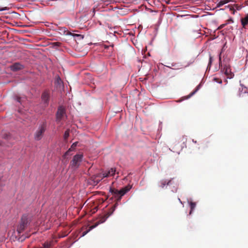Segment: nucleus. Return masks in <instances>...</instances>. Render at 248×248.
<instances>
[{
  "label": "nucleus",
  "instance_id": "1",
  "mask_svg": "<svg viewBox=\"0 0 248 248\" xmlns=\"http://www.w3.org/2000/svg\"><path fill=\"white\" fill-rule=\"evenodd\" d=\"M213 64H216L215 69L213 70L214 72L217 71L220 68L221 72L226 75L227 78L232 79L233 78L234 74L232 71L230 66L228 63H223H223H218V65H217V63H208L206 70H210Z\"/></svg>",
  "mask_w": 248,
  "mask_h": 248
},
{
  "label": "nucleus",
  "instance_id": "2",
  "mask_svg": "<svg viewBox=\"0 0 248 248\" xmlns=\"http://www.w3.org/2000/svg\"><path fill=\"white\" fill-rule=\"evenodd\" d=\"M46 122H44L42 124L39 125L38 129L34 134V139L36 140H39L42 139L43 134L46 131Z\"/></svg>",
  "mask_w": 248,
  "mask_h": 248
},
{
  "label": "nucleus",
  "instance_id": "3",
  "mask_svg": "<svg viewBox=\"0 0 248 248\" xmlns=\"http://www.w3.org/2000/svg\"><path fill=\"white\" fill-rule=\"evenodd\" d=\"M29 224V221L27 216L24 215L21 218V223L17 228V232L20 234L25 230Z\"/></svg>",
  "mask_w": 248,
  "mask_h": 248
},
{
  "label": "nucleus",
  "instance_id": "4",
  "mask_svg": "<svg viewBox=\"0 0 248 248\" xmlns=\"http://www.w3.org/2000/svg\"><path fill=\"white\" fill-rule=\"evenodd\" d=\"M83 155L81 154H77L75 155L71 162V166L74 169H77L80 165V162L82 161Z\"/></svg>",
  "mask_w": 248,
  "mask_h": 248
},
{
  "label": "nucleus",
  "instance_id": "5",
  "mask_svg": "<svg viewBox=\"0 0 248 248\" xmlns=\"http://www.w3.org/2000/svg\"><path fill=\"white\" fill-rule=\"evenodd\" d=\"M65 114L64 108L62 107L58 108L57 112V121L60 122Z\"/></svg>",
  "mask_w": 248,
  "mask_h": 248
},
{
  "label": "nucleus",
  "instance_id": "6",
  "mask_svg": "<svg viewBox=\"0 0 248 248\" xmlns=\"http://www.w3.org/2000/svg\"><path fill=\"white\" fill-rule=\"evenodd\" d=\"M167 65H164L162 63H159V65L158 66L159 68L161 67H165L172 69H178L179 68L176 66L177 63H167Z\"/></svg>",
  "mask_w": 248,
  "mask_h": 248
},
{
  "label": "nucleus",
  "instance_id": "7",
  "mask_svg": "<svg viewBox=\"0 0 248 248\" xmlns=\"http://www.w3.org/2000/svg\"><path fill=\"white\" fill-rule=\"evenodd\" d=\"M116 172V169L114 168H111L109 169L108 171L104 172L103 173V178L108 177L110 176H113Z\"/></svg>",
  "mask_w": 248,
  "mask_h": 248
},
{
  "label": "nucleus",
  "instance_id": "8",
  "mask_svg": "<svg viewBox=\"0 0 248 248\" xmlns=\"http://www.w3.org/2000/svg\"><path fill=\"white\" fill-rule=\"evenodd\" d=\"M10 67L13 71H17L22 69L24 67V66L22 65L21 63H14Z\"/></svg>",
  "mask_w": 248,
  "mask_h": 248
},
{
  "label": "nucleus",
  "instance_id": "9",
  "mask_svg": "<svg viewBox=\"0 0 248 248\" xmlns=\"http://www.w3.org/2000/svg\"><path fill=\"white\" fill-rule=\"evenodd\" d=\"M187 202L189 205V206L190 208V212L189 213V215H191L195 210V208L196 206V203L195 202H192L190 199H187Z\"/></svg>",
  "mask_w": 248,
  "mask_h": 248
},
{
  "label": "nucleus",
  "instance_id": "10",
  "mask_svg": "<svg viewBox=\"0 0 248 248\" xmlns=\"http://www.w3.org/2000/svg\"><path fill=\"white\" fill-rule=\"evenodd\" d=\"M171 185V180H162L159 183V186L162 188H164L165 186H170Z\"/></svg>",
  "mask_w": 248,
  "mask_h": 248
},
{
  "label": "nucleus",
  "instance_id": "11",
  "mask_svg": "<svg viewBox=\"0 0 248 248\" xmlns=\"http://www.w3.org/2000/svg\"><path fill=\"white\" fill-rule=\"evenodd\" d=\"M239 95L240 97H248V89L245 87L242 89V91L240 90Z\"/></svg>",
  "mask_w": 248,
  "mask_h": 248
},
{
  "label": "nucleus",
  "instance_id": "12",
  "mask_svg": "<svg viewBox=\"0 0 248 248\" xmlns=\"http://www.w3.org/2000/svg\"><path fill=\"white\" fill-rule=\"evenodd\" d=\"M202 84H199L195 88V89L191 92L188 96L185 97L186 99H187L192 96L194 94H195L201 88Z\"/></svg>",
  "mask_w": 248,
  "mask_h": 248
},
{
  "label": "nucleus",
  "instance_id": "13",
  "mask_svg": "<svg viewBox=\"0 0 248 248\" xmlns=\"http://www.w3.org/2000/svg\"><path fill=\"white\" fill-rule=\"evenodd\" d=\"M110 215H109V214L108 213L105 216L102 217L99 220V221L97 222H96L94 225H96V227L100 224H102L104 222H105L106 220L107 219V218L110 216Z\"/></svg>",
  "mask_w": 248,
  "mask_h": 248
},
{
  "label": "nucleus",
  "instance_id": "14",
  "mask_svg": "<svg viewBox=\"0 0 248 248\" xmlns=\"http://www.w3.org/2000/svg\"><path fill=\"white\" fill-rule=\"evenodd\" d=\"M42 99L44 104H47L49 100V94L46 92H44L42 95Z\"/></svg>",
  "mask_w": 248,
  "mask_h": 248
},
{
  "label": "nucleus",
  "instance_id": "15",
  "mask_svg": "<svg viewBox=\"0 0 248 248\" xmlns=\"http://www.w3.org/2000/svg\"><path fill=\"white\" fill-rule=\"evenodd\" d=\"M62 83V81L61 79V78L58 76L55 79V84L57 86H61V84Z\"/></svg>",
  "mask_w": 248,
  "mask_h": 248
},
{
  "label": "nucleus",
  "instance_id": "16",
  "mask_svg": "<svg viewBox=\"0 0 248 248\" xmlns=\"http://www.w3.org/2000/svg\"><path fill=\"white\" fill-rule=\"evenodd\" d=\"M96 225H93V226H91L90 227V228H89L88 230H87V231H86L82 233V235H81V237L84 236L86 234H87V233H88L89 232H90L92 230H93V229H94V228H96Z\"/></svg>",
  "mask_w": 248,
  "mask_h": 248
},
{
  "label": "nucleus",
  "instance_id": "17",
  "mask_svg": "<svg viewBox=\"0 0 248 248\" xmlns=\"http://www.w3.org/2000/svg\"><path fill=\"white\" fill-rule=\"evenodd\" d=\"M230 1V0H221L217 4V6L220 7L224 4L228 3Z\"/></svg>",
  "mask_w": 248,
  "mask_h": 248
},
{
  "label": "nucleus",
  "instance_id": "18",
  "mask_svg": "<svg viewBox=\"0 0 248 248\" xmlns=\"http://www.w3.org/2000/svg\"><path fill=\"white\" fill-rule=\"evenodd\" d=\"M62 45V44L59 42H55L52 43V46L55 48H57V47L61 46Z\"/></svg>",
  "mask_w": 248,
  "mask_h": 248
},
{
  "label": "nucleus",
  "instance_id": "19",
  "mask_svg": "<svg viewBox=\"0 0 248 248\" xmlns=\"http://www.w3.org/2000/svg\"><path fill=\"white\" fill-rule=\"evenodd\" d=\"M248 23V20H246V18L244 17L241 19V23L244 28H245L246 25Z\"/></svg>",
  "mask_w": 248,
  "mask_h": 248
},
{
  "label": "nucleus",
  "instance_id": "20",
  "mask_svg": "<svg viewBox=\"0 0 248 248\" xmlns=\"http://www.w3.org/2000/svg\"><path fill=\"white\" fill-rule=\"evenodd\" d=\"M125 194H126V192L124 190V189L123 188H122L120 190H118V193H117L116 196L120 195L122 197Z\"/></svg>",
  "mask_w": 248,
  "mask_h": 248
},
{
  "label": "nucleus",
  "instance_id": "21",
  "mask_svg": "<svg viewBox=\"0 0 248 248\" xmlns=\"http://www.w3.org/2000/svg\"><path fill=\"white\" fill-rule=\"evenodd\" d=\"M24 99L25 98L24 97L15 96V100L21 104Z\"/></svg>",
  "mask_w": 248,
  "mask_h": 248
},
{
  "label": "nucleus",
  "instance_id": "22",
  "mask_svg": "<svg viewBox=\"0 0 248 248\" xmlns=\"http://www.w3.org/2000/svg\"><path fill=\"white\" fill-rule=\"evenodd\" d=\"M132 187L131 185H128L127 186L123 188L124 190L126 192V193L128 192Z\"/></svg>",
  "mask_w": 248,
  "mask_h": 248
},
{
  "label": "nucleus",
  "instance_id": "23",
  "mask_svg": "<svg viewBox=\"0 0 248 248\" xmlns=\"http://www.w3.org/2000/svg\"><path fill=\"white\" fill-rule=\"evenodd\" d=\"M78 143L77 142H74L72 144L71 148L68 150V151L66 152V153H65L66 155L68 154V153L69 152H71L72 151L73 149H74V148L76 147V146H77Z\"/></svg>",
  "mask_w": 248,
  "mask_h": 248
},
{
  "label": "nucleus",
  "instance_id": "24",
  "mask_svg": "<svg viewBox=\"0 0 248 248\" xmlns=\"http://www.w3.org/2000/svg\"><path fill=\"white\" fill-rule=\"evenodd\" d=\"M109 192L114 196H116L117 193H118V190L110 187Z\"/></svg>",
  "mask_w": 248,
  "mask_h": 248
},
{
  "label": "nucleus",
  "instance_id": "25",
  "mask_svg": "<svg viewBox=\"0 0 248 248\" xmlns=\"http://www.w3.org/2000/svg\"><path fill=\"white\" fill-rule=\"evenodd\" d=\"M118 203H116L112 207V210L110 212H108V213L109 214V215H111L113 212L115 211V210L116 209V208H117V207L118 206Z\"/></svg>",
  "mask_w": 248,
  "mask_h": 248
},
{
  "label": "nucleus",
  "instance_id": "26",
  "mask_svg": "<svg viewBox=\"0 0 248 248\" xmlns=\"http://www.w3.org/2000/svg\"><path fill=\"white\" fill-rule=\"evenodd\" d=\"M69 136V130H67L65 131L63 137H64V140H66L67 139V138H68Z\"/></svg>",
  "mask_w": 248,
  "mask_h": 248
},
{
  "label": "nucleus",
  "instance_id": "27",
  "mask_svg": "<svg viewBox=\"0 0 248 248\" xmlns=\"http://www.w3.org/2000/svg\"><path fill=\"white\" fill-rule=\"evenodd\" d=\"M9 134L8 133H5L2 135V137L5 139H8L9 138Z\"/></svg>",
  "mask_w": 248,
  "mask_h": 248
},
{
  "label": "nucleus",
  "instance_id": "28",
  "mask_svg": "<svg viewBox=\"0 0 248 248\" xmlns=\"http://www.w3.org/2000/svg\"><path fill=\"white\" fill-rule=\"evenodd\" d=\"M213 80L216 82H217L219 84H221L222 83V80L221 79H218L217 78H213Z\"/></svg>",
  "mask_w": 248,
  "mask_h": 248
},
{
  "label": "nucleus",
  "instance_id": "29",
  "mask_svg": "<svg viewBox=\"0 0 248 248\" xmlns=\"http://www.w3.org/2000/svg\"><path fill=\"white\" fill-rule=\"evenodd\" d=\"M50 247V245L47 243H45L43 244V248H49Z\"/></svg>",
  "mask_w": 248,
  "mask_h": 248
},
{
  "label": "nucleus",
  "instance_id": "30",
  "mask_svg": "<svg viewBox=\"0 0 248 248\" xmlns=\"http://www.w3.org/2000/svg\"><path fill=\"white\" fill-rule=\"evenodd\" d=\"M114 197L116 199L117 202H119L121 200L122 197V196H121L120 195L114 196Z\"/></svg>",
  "mask_w": 248,
  "mask_h": 248
},
{
  "label": "nucleus",
  "instance_id": "31",
  "mask_svg": "<svg viewBox=\"0 0 248 248\" xmlns=\"http://www.w3.org/2000/svg\"><path fill=\"white\" fill-rule=\"evenodd\" d=\"M8 8L7 7H0V11H3L5 10H7Z\"/></svg>",
  "mask_w": 248,
  "mask_h": 248
},
{
  "label": "nucleus",
  "instance_id": "32",
  "mask_svg": "<svg viewBox=\"0 0 248 248\" xmlns=\"http://www.w3.org/2000/svg\"><path fill=\"white\" fill-rule=\"evenodd\" d=\"M233 22V21L232 19L230 18L229 19L227 20L226 23L228 24L230 23H232Z\"/></svg>",
  "mask_w": 248,
  "mask_h": 248
},
{
  "label": "nucleus",
  "instance_id": "33",
  "mask_svg": "<svg viewBox=\"0 0 248 248\" xmlns=\"http://www.w3.org/2000/svg\"><path fill=\"white\" fill-rule=\"evenodd\" d=\"M227 24V23H225V24H223L221 25L218 27V29H221L223 28L224 27H225Z\"/></svg>",
  "mask_w": 248,
  "mask_h": 248
},
{
  "label": "nucleus",
  "instance_id": "34",
  "mask_svg": "<svg viewBox=\"0 0 248 248\" xmlns=\"http://www.w3.org/2000/svg\"><path fill=\"white\" fill-rule=\"evenodd\" d=\"M27 237H28V236H24V237H23V236H22L20 237L21 241H23V240H24L26 238H27Z\"/></svg>",
  "mask_w": 248,
  "mask_h": 248
},
{
  "label": "nucleus",
  "instance_id": "35",
  "mask_svg": "<svg viewBox=\"0 0 248 248\" xmlns=\"http://www.w3.org/2000/svg\"><path fill=\"white\" fill-rule=\"evenodd\" d=\"M171 191L173 192H176V188H172V189L171 190Z\"/></svg>",
  "mask_w": 248,
  "mask_h": 248
},
{
  "label": "nucleus",
  "instance_id": "36",
  "mask_svg": "<svg viewBox=\"0 0 248 248\" xmlns=\"http://www.w3.org/2000/svg\"><path fill=\"white\" fill-rule=\"evenodd\" d=\"M192 141L194 143H197V141L196 140H194L192 139Z\"/></svg>",
  "mask_w": 248,
  "mask_h": 248
},
{
  "label": "nucleus",
  "instance_id": "37",
  "mask_svg": "<svg viewBox=\"0 0 248 248\" xmlns=\"http://www.w3.org/2000/svg\"><path fill=\"white\" fill-rule=\"evenodd\" d=\"M212 57H210V59H209V62H212Z\"/></svg>",
  "mask_w": 248,
  "mask_h": 248
},
{
  "label": "nucleus",
  "instance_id": "38",
  "mask_svg": "<svg viewBox=\"0 0 248 248\" xmlns=\"http://www.w3.org/2000/svg\"><path fill=\"white\" fill-rule=\"evenodd\" d=\"M245 17L246 18V20H248V14L246 15V16Z\"/></svg>",
  "mask_w": 248,
  "mask_h": 248
},
{
  "label": "nucleus",
  "instance_id": "39",
  "mask_svg": "<svg viewBox=\"0 0 248 248\" xmlns=\"http://www.w3.org/2000/svg\"><path fill=\"white\" fill-rule=\"evenodd\" d=\"M178 200H179V202L181 204H183L182 202L181 201V200H180L179 198H178Z\"/></svg>",
  "mask_w": 248,
  "mask_h": 248
},
{
  "label": "nucleus",
  "instance_id": "40",
  "mask_svg": "<svg viewBox=\"0 0 248 248\" xmlns=\"http://www.w3.org/2000/svg\"><path fill=\"white\" fill-rule=\"evenodd\" d=\"M75 36H80V35L77 34H75Z\"/></svg>",
  "mask_w": 248,
  "mask_h": 248
},
{
  "label": "nucleus",
  "instance_id": "41",
  "mask_svg": "<svg viewBox=\"0 0 248 248\" xmlns=\"http://www.w3.org/2000/svg\"><path fill=\"white\" fill-rule=\"evenodd\" d=\"M96 182H97V183H99V180H98H98H96Z\"/></svg>",
  "mask_w": 248,
  "mask_h": 248
},
{
  "label": "nucleus",
  "instance_id": "42",
  "mask_svg": "<svg viewBox=\"0 0 248 248\" xmlns=\"http://www.w3.org/2000/svg\"><path fill=\"white\" fill-rule=\"evenodd\" d=\"M148 55L149 56H150V53H148Z\"/></svg>",
  "mask_w": 248,
  "mask_h": 248
},
{
  "label": "nucleus",
  "instance_id": "43",
  "mask_svg": "<svg viewBox=\"0 0 248 248\" xmlns=\"http://www.w3.org/2000/svg\"><path fill=\"white\" fill-rule=\"evenodd\" d=\"M219 61H221V58H220V57H219Z\"/></svg>",
  "mask_w": 248,
  "mask_h": 248
}]
</instances>
